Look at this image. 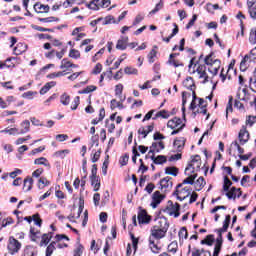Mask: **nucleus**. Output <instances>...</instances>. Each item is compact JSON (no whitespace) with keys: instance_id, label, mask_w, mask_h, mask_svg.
Returning a JSON list of instances; mask_svg holds the SVG:
<instances>
[{"instance_id":"obj_1","label":"nucleus","mask_w":256,"mask_h":256,"mask_svg":"<svg viewBox=\"0 0 256 256\" xmlns=\"http://www.w3.org/2000/svg\"><path fill=\"white\" fill-rule=\"evenodd\" d=\"M169 230V222H167V218H159L158 219V225H155L152 227L150 231V237L152 239H163L165 235L167 234V231Z\"/></svg>"},{"instance_id":"obj_2","label":"nucleus","mask_w":256,"mask_h":256,"mask_svg":"<svg viewBox=\"0 0 256 256\" xmlns=\"http://www.w3.org/2000/svg\"><path fill=\"white\" fill-rule=\"evenodd\" d=\"M205 65L208 66V71L215 77L221 69V60L215 58V53L211 52L208 56L204 58Z\"/></svg>"},{"instance_id":"obj_3","label":"nucleus","mask_w":256,"mask_h":256,"mask_svg":"<svg viewBox=\"0 0 256 256\" xmlns=\"http://www.w3.org/2000/svg\"><path fill=\"white\" fill-rule=\"evenodd\" d=\"M201 169V156L195 155L185 168V175H193Z\"/></svg>"},{"instance_id":"obj_4","label":"nucleus","mask_w":256,"mask_h":256,"mask_svg":"<svg viewBox=\"0 0 256 256\" xmlns=\"http://www.w3.org/2000/svg\"><path fill=\"white\" fill-rule=\"evenodd\" d=\"M182 187L183 184H178L176 186V190L173 193L174 197H177L178 201H185V199H187V197H190L191 193H193V190L191 188Z\"/></svg>"},{"instance_id":"obj_5","label":"nucleus","mask_w":256,"mask_h":256,"mask_svg":"<svg viewBox=\"0 0 256 256\" xmlns=\"http://www.w3.org/2000/svg\"><path fill=\"white\" fill-rule=\"evenodd\" d=\"M22 244L15 237L10 236L8 239L7 249L10 255H17L21 251Z\"/></svg>"},{"instance_id":"obj_6","label":"nucleus","mask_w":256,"mask_h":256,"mask_svg":"<svg viewBox=\"0 0 256 256\" xmlns=\"http://www.w3.org/2000/svg\"><path fill=\"white\" fill-rule=\"evenodd\" d=\"M111 5V0H92L88 5V9L92 11H99V8L107 9Z\"/></svg>"},{"instance_id":"obj_7","label":"nucleus","mask_w":256,"mask_h":256,"mask_svg":"<svg viewBox=\"0 0 256 256\" xmlns=\"http://www.w3.org/2000/svg\"><path fill=\"white\" fill-rule=\"evenodd\" d=\"M163 199H165V194H161L160 191H155L152 194V202L150 204L152 209H157L159 205H161Z\"/></svg>"},{"instance_id":"obj_8","label":"nucleus","mask_w":256,"mask_h":256,"mask_svg":"<svg viewBox=\"0 0 256 256\" xmlns=\"http://www.w3.org/2000/svg\"><path fill=\"white\" fill-rule=\"evenodd\" d=\"M171 177L167 176L160 180V189L164 193H167V191H171L173 189V181H171Z\"/></svg>"},{"instance_id":"obj_9","label":"nucleus","mask_w":256,"mask_h":256,"mask_svg":"<svg viewBox=\"0 0 256 256\" xmlns=\"http://www.w3.org/2000/svg\"><path fill=\"white\" fill-rule=\"evenodd\" d=\"M138 223L140 225H149V223H151V216L147 214V210H144V209L139 210Z\"/></svg>"},{"instance_id":"obj_10","label":"nucleus","mask_w":256,"mask_h":256,"mask_svg":"<svg viewBox=\"0 0 256 256\" xmlns=\"http://www.w3.org/2000/svg\"><path fill=\"white\" fill-rule=\"evenodd\" d=\"M165 149V144L163 142H153L148 155H155V153H159Z\"/></svg>"},{"instance_id":"obj_11","label":"nucleus","mask_w":256,"mask_h":256,"mask_svg":"<svg viewBox=\"0 0 256 256\" xmlns=\"http://www.w3.org/2000/svg\"><path fill=\"white\" fill-rule=\"evenodd\" d=\"M238 139L240 141V145H245L247 141H249V131H247V127L243 126L239 132Z\"/></svg>"},{"instance_id":"obj_12","label":"nucleus","mask_w":256,"mask_h":256,"mask_svg":"<svg viewBox=\"0 0 256 256\" xmlns=\"http://www.w3.org/2000/svg\"><path fill=\"white\" fill-rule=\"evenodd\" d=\"M231 223V215H226L225 220L223 222V227L216 229L215 233L218 235H223V233H227V229H229V225Z\"/></svg>"},{"instance_id":"obj_13","label":"nucleus","mask_w":256,"mask_h":256,"mask_svg":"<svg viewBox=\"0 0 256 256\" xmlns=\"http://www.w3.org/2000/svg\"><path fill=\"white\" fill-rule=\"evenodd\" d=\"M168 203L171 204V207L168 208V215L171 217H179V209H181V206H179V203H176L173 205L172 201H168Z\"/></svg>"},{"instance_id":"obj_14","label":"nucleus","mask_w":256,"mask_h":256,"mask_svg":"<svg viewBox=\"0 0 256 256\" xmlns=\"http://www.w3.org/2000/svg\"><path fill=\"white\" fill-rule=\"evenodd\" d=\"M241 188L232 187L230 190L226 191V197L228 199H237V197H241Z\"/></svg>"},{"instance_id":"obj_15","label":"nucleus","mask_w":256,"mask_h":256,"mask_svg":"<svg viewBox=\"0 0 256 256\" xmlns=\"http://www.w3.org/2000/svg\"><path fill=\"white\" fill-rule=\"evenodd\" d=\"M185 141V137H179L174 140L173 145L178 153H181L185 149Z\"/></svg>"},{"instance_id":"obj_16","label":"nucleus","mask_w":256,"mask_h":256,"mask_svg":"<svg viewBox=\"0 0 256 256\" xmlns=\"http://www.w3.org/2000/svg\"><path fill=\"white\" fill-rule=\"evenodd\" d=\"M247 7L251 19H256V0H248Z\"/></svg>"},{"instance_id":"obj_17","label":"nucleus","mask_w":256,"mask_h":256,"mask_svg":"<svg viewBox=\"0 0 256 256\" xmlns=\"http://www.w3.org/2000/svg\"><path fill=\"white\" fill-rule=\"evenodd\" d=\"M181 123H183L181 118L175 117L168 121L167 127H169L170 129H179V127L182 126V129H183V125Z\"/></svg>"},{"instance_id":"obj_18","label":"nucleus","mask_w":256,"mask_h":256,"mask_svg":"<svg viewBox=\"0 0 256 256\" xmlns=\"http://www.w3.org/2000/svg\"><path fill=\"white\" fill-rule=\"evenodd\" d=\"M21 129L18 130V135H25V133H29L31 129V122L29 120H24L20 124Z\"/></svg>"},{"instance_id":"obj_19","label":"nucleus","mask_w":256,"mask_h":256,"mask_svg":"<svg viewBox=\"0 0 256 256\" xmlns=\"http://www.w3.org/2000/svg\"><path fill=\"white\" fill-rule=\"evenodd\" d=\"M155 129L153 124L148 125L146 127H140L138 129V135H142L143 139L147 138L148 133H151Z\"/></svg>"},{"instance_id":"obj_20","label":"nucleus","mask_w":256,"mask_h":256,"mask_svg":"<svg viewBox=\"0 0 256 256\" xmlns=\"http://www.w3.org/2000/svg\"><path fill=\"white\" fill-rule=\"evenodd\" d=\"M33 178L31 176H27L23 181V191L27 193L33 189Z\"/></svg>"},{"instance_id":"obj_21","label":"nucleus","mask_w":256,"mask_h":256,"mask_svg":"<svg viewBox=\"0 0 256 256\" xmlns=\"http://www.w3.org/2000/svg\"><path fill=\"white\" fill-rule=\"evenodd\" d=\"M150 159L153 161L155 165H163L167 163V156L164 155H158L157 157H155V154H152L150 156Z\"/></svg>"},{"instance_id":"obj_22","label":"nucleus","mask_w":256,"mask_h":256,"mask_svg":"<svg viewBox=\"0 0 256 256\" xmlns=\"http://www.w3.org/2000/svg\"><path fill=\"white\" fill-rule=\"evenodd\" d=\"M206 69L207 67H205V65H199L196 72L198 73L200 79H205V81H208L207 79H209V76H207Z\"/></svg>"},{"instance_id":"obj_23","label":"nucleus","mask_w":256,"mask_h":256,"mask_svg":"<svg viewBox=\"0 0 256 256\" xmlns=\"http://www.w3.org/2000/svg\"><path fill=\"white\" fill-rule=\"evenodd\" d=\"M27 48H28V46H27V44H25V43H18L17 45H16V47H14V55H21V54H23V53H25V51H27Z\"/></svg>"},{"instance_id":"obj_24","label":"nucleus","mask_w":256,"mask_h":256,"mask_svg":"<svg viewBox=\"0 0 256 256\" xmlns=\"http://www.w3.org/2000/svg\"><path fill=\"white\" fill-rule=\"evenodd\" d=\"M52 238H53V233L51 232L43 234L40 242V247H47V245H49V242L51 241Z\"/></svg>"},{"instance_id":"obj_25","label":"nucleus","mask_w":256,"mask_h":256,"mask_svg":"<svg viewBox=\"0 0 256 256\" xmlns=\"http://www.w3.org/2000/svg\"><path fill=\"white\" fill-rule=\"evenodd\" d=\"M34 11L36 13H49V5H43L41 3H36L34 5Z\"/></svg>"},{"instance_id":"obj_26","label":"nucleus","mask_w":256,"mask_h":256,"mask_svg":"<svg viewBox=\"0 0 256 256\" xmlns=\"http://www.w3.org/2000/svg\"><path fill=\"white\" fill-rule=\"evenodd\" d=\"M171 116V114L169 113V111L167 110H161L159 112H157L152 119L155 121L156 119H169V117Z\"/></svg>"},{"instance_id":"obj_27","label":"nucleus","mask_w":256,"mask_h":256,"mask_svg":"<svg viewBox=\"0 0 256 256\" xmlns=\"http://www.w3.org/2000/svg\"><path fill=\"white\" fill-rule=\"evenodd\" d=\"M128 41H129V38H122L118 40L116 44V49H118L119 51H125V49H127V46H128L127 44Z\"/></svg>"},{"instance_id":"obj_28","label":"nucleus","mask_w":256,"mask_h":256,"mask_svg":"<svg viewBox=\"0 0 256 256\" xmlns=\"http://www.w3.org/2000/svg\"><path fill=\"white\" fill-rule=\"evenodd\" d=\"M22 256H37V249L33 246H26Z\"/></svg>"},{"instance_id":"obj_29","label":"nucleus","mask_w":256,"mask_h":256,"mask_svg":"<svg viewBox=\"0 0 256 256\" xmlns=\"http://www.w3.org/2000/svg\"><path fill=\"white\" fill-rule=\"evenodd\" d=\"M183 86L186 87V89H189V91H193V89H195V82L193 81V78L187 77L183 81Z\"/></svg>"},{"instance_id":"obj_30","label":"nucleus","mask_w":256,"mask_h":256,"mask_svg":"<svg viewBox=\"0 0 256 256\" xmlns=\"http://www.w3.org/2000/svg\"><path fill=\"white\" fill-rule=\"evenodd\" d=\"M91 185L94 187V191L101 189V180L98 176L90 177Z\"/></svg>"},{"instance_id":"obj_31","label":"nucleus","mask_w":256,"mask_h":256,"mask_svg":"<svg viewBox=\"0 0 256 256\" xmlns=\"http://www.w3.org/2000/svg\"><path fill=\"white\" fill-rule=\"evenodd\" d=\"M195 179H197V174L187 175V178H185L180 185H194Z\"/></svg>"},{"instance_id":"obj_32","label":"nucleus","mask_w":256,"mask_h":256,"mask_svg":"<svg viewBox=\"0 0 256 256\" xmlns=\"http://www.w3.org/2000/svg\"><path fill=\"white\" fill-rule=\"evenodd\" d=\"M206 185L205 178L199 177L197 181H194L195 191H201Z\"/></svg>"},{"instance_id":"obj_33","label":"nucleus","mask_w":256,"mask_h":256,"mask_svg":"<svg viewBox=\"0 0 256 256\" xmlns=\"http://www.w3.org/2000/svg\"><path fill=\"white\" fill-rule=\"evenodd\" d=\"M71 61H69L67 58H64L61 61L60 69H64L66 73H71Z\"/></svg>"},{"instance_id":"obj_34","label":"nucleus","mask_w":256,"mask_h":256,"mask_svg":"<svg viewBox=\"0 0 256 256\" xmlns=\"http://www.w3.org/2000/svg\"><path fill=\"white\" fill-rule=\"evenodd\" d=\"M34 165H44V167H48L51 169V164L49 163V160L45 157H40L34 160Z\"/></svg>"},{"instance_id":"obj_35","label":"nucleus","mask_w":256,"mask_h":256,"mask_svg":"<svg viewBox=\"0 0 256 256\" xmlns=\"http://www.w3.org/2000/svg\"><path fill=\"white\" fill-rule=\"evenodd\" d=\"M93 91H97V86L89 85L83 90L78 91V95H87L89 93H93Z\"/></svg>"},{"instance_id":"obj_36","label":"nucleus","mask_w":256,"mask_h":256,"mask_svg":"<svg viewBox=\"0 0 256 256\" xmlns=\"http://www.w3.org/2000/svg\"><path fill=\"white\" fill-rule=\"evenodd\" d=\"M51 185V181L47 180L46 177H40L38 180V188L45 189V187H49Z\"/></svg>"},{"instance_id":"obj_37","label":"nucleus","mask_w":256,"mask_h":256,"mask_svg":"<svg viewBox=\"0 0 256 256\" xmlns=\"http://www.w3.org/2000/svg\"><path fill=\"white\" fill-rule=\"evenodd\" d=\"M156 49H158V47L153 46V49L148 54V62L149 63H155V57H157V50Z\"/></svg>"},{"instance_id":"obj_38","label":"nucleus","mask_w":256,"mask_h":256,"mask_svg":"<svg viewBox=\"0 0 256 256\" xmlns=\"http://www.w3.org/2000/svg\"><path fill=\"white\" fill-rule=\"evenodd\" d=\"M149 247H150L152 253L157 254L160 251L159 246H157V244H155V240L152 239L151 237H149Z\"/></svg>"},{"instance_id":"obj_39","label":"nucleus","mask_w":256,"mask_h":256,"mask_svg":"<svg viewBox=\"0 0 256 256\" xmlns=\"http://www.w3.org/2000/svg\"><path fill=\"white\" fill-rule=\"evenodd\" d=\"M166 175H172L173 177H177L179 174V169L177 167H166L165 168Z\"/></svg>"},{"instance_id":"obj_40","label":"nucleus","mask_w":256,"mask_h":256,"mask_svg":"<svg viewBox=\"0 0 256 256\" xmlns=\"http://www.w3.org/2000/svg\"><path fill=\"white\" fill-rule=\"evenodd\" d=\"M249 43L251 45H256V27L251 28V30H250Z\"/></svg>"},{"instance_id":"obj_41","label":"nucleus","mask_w":256,"mask_h":256,"mask_svg":"<svg viewBox=\"0 0 256 256\" xmlns=\"http://www.w3.org/2000/svg\"><path fill=\"white\" fill-rule=\"evenodd\" d=\"M60 103L65 106L69 105V103H71V97L67 93L62 94L60 97Z\"/></svg>"},{"instance_id":"obj_42","label":"nucleus","mask_w":256,"mask_h":256,"mask_svg":"<svg viewBox=\"0 0 256 256\" xmlns=\"http://www.w3.org/2000/svg\"><path fill=\"white\" fill-rule=\"evenodd\" d=\"M213 241H215V236L208 235L206 239L201 241V245H208L209 247H211V245H213Z\"/></svg>"},{"instance_id":"obj_43","label":"nucleus","mask_w":256,"mask_h":256,"mask_svg":"<svg viewBox=\"0 0 256 256\" xmlns=\"http://www.w3.org/2000/svg\"><path fill=\"white\" fill-rule=\"evenodd\" d=\"M124 73L126 75H137L139 73V70H137V68L127 66L126 68H124Z\"/></svg>"},{"instance_id":"obj_44","label":"nucleus","mask_w":256,"mask_h":256,"mask_svg":"<svg viewBox=\"0 0 256 256\" xmlns=\"http://www.w3.org/2000/svg\"><path fill=\"white\" fill-rule=\"evenodd\" d=\"M229 113H233V96L229 97V101L226 106V117H229Z\"/></svg>"},{"instance_id":"obj_45","label":"nucleus","mask_w":256,"mask_h":256,"mask_svg":"<svg viewBox=\"0 0 256 256\" xmlns=\"http://www.w3.org/2000/svg\"><path fill=\"white\" fill-rule=\"evenodd\" d=\"M177 249H179V244L177 241H173L168 245L169 253H177Z\"/></svg>"},{"instance_id":"obj_46","label":"nucleus","mask_w":256,"mask_h":256,"mask_svg":"<svg viewBox=\"0 0 256 256\" xmlns=\"http://www.w3.org/2000/svg\"><path fill=\"white\" fill-rule=\"evenodd\" d=\"M247 61H250L249 55H245L240 62V71H247Z\"/></svg>"},{"instance_id":"obj_47","label":"nucleus","mask_w":256,"mask_h":256,"mask_svg":"<svg viewBox=\"0 0 256 256\" xmlns=\"http://www.w3.org/2000/svg\"><path fill=\"white\" fill-rule=\"evenodd\" d=\"M55 245H57L56 242H51L48 247L46 248V256L53 255V251H55Z\"/></svg>"},{"instance_id":"obj_48","label":"nucleus","mask_w":256,"mask_h":256,"mask_svg":"<svg viewBox=\"0 0 256 256\" xmlns=\"http://www.w3.org/2000/svg\"><path fill=\"white\" fill-rule=\"evenodd\" d=\"M65 155H69V150H59L55 152L54 157H58L59 159H65Z\"/></svg>"},{"instance_id":"obj_49","label":"nucleus","mask_w":256,"mask_h":256,"mask_svg":"<svg viewBox=\"0 0 256 256\" xmlns=\"http://www.w3.org/2000/svg\"><path fill=\"white\" fill-rule=\"evenodd\" d=\"M0 133H8V135H19V129L17 128H6L2 131H0Z\"/></svg>"},{"instance_id":"obj_50","label":"nucleus","mask_w":256,"mask_h":256,"mask_svg":"<svg viewBox=\"0 0 256 256\" xmlns=\"http://www.w3.org/2000/svg\"><path fill=\"white\" fill-rule=\"evenodd\" d=\"M84 207H85V200H83V198H80L79 199L78 214L76 216L77 219H79V217H81V214L83 213Z\"/></svg>"},{"instance_id":"obj_51","label":"nucleus","mask_w":256,"mask_h":256,"mask_svg":"<svg viewBox=\"0 0 256 256\" xmlns=\"http://www.w3.org/2000/svg\"><path fill=\"white\" fill-rule=\"evenodd\" d=\"M110 107L111 109H117V107L119 109H123V103L118 102L116 99H112L110 102Z\"/></svg>"},{"instance_id":"obj_52","label":"nucleus","mask_w":256,"mask_h":256,"mask_svg":"<svg viewBox=\"0 0 256 256\" xmlns=\"http://www.w3.org/2000/svg\"><path fill=\"white\" fill-rule=\"evenodd\" d=\"M233 185V182L229 180L227 176L224 177L223 191H229V188Z\"/></svg>"},{"instance_id":"obj_53","label":"nucleus","mask_w":256,"mask_h":256,"mask_svg":"<svg viewBox=\"0 0 256 256\" xmlns=\"http://www.w3.org/2000/svg\"><path fill=\"white\" fill-rule=\"evenodd\" d=\"M69 57L72 59H79L81 57V52H79V50L71 49L69 52Z\"/></svg>"},{"instance_id":"obj_54","label":"nucleus","mask_w":256,"mask_h":256,"mask_svg":"<svg viewBox=\"0 0 256 256\" xmlns=\"http://www.w3.org/2000/svg\"><path fill=\"white\" fill-rule=\"evenodd\" d=\"M251 181V176L245 175L241 179V185L242 187H249V182Z\"/></svg>"},{"instance_id":"obj_55","label":"nucleus","mask_w":256,"mask_h":256,"mask_svg":"<svg viewBox=\"0 0 256 256\" xmlns=\"http://www.w3.org/2000/svg\"><path fill=\"white\" fill-rule=\"evenodd\" d=\"M163 9V1L160 0L158 4H156L155 8L150 11V15H155V13H159Z\"/></svg>"},{"instance_id":"obj_56","label":"nucleus","mask_w":256,"mask_h":256,"mask_svg":"<svg viewBox=\"0 0 256 256\" xmlns=\"http://www.w3.org/2000/svg\"><path fill=\"white\" fill-rule=\"evenodd\" d=\"M79 103H81V98L76 96L71 106L72 111H76V109L79 107Z\"/></svg>"},{"instance_id":"obj_57","label":"nucleus","mask_w":256,"mask_h":256,"mask_svg":"<svg viewBox=\"0 0 256 256\" xmlns=\"http://www.w3.org/2000/svg\"><path fill=\"white\" fill-rule=\"evenodd\" d=\"M127 163H129V154H124L121 158H120V165L122 167H125V165H127Z\"/></svg>"},{"instance_id":"obj_58","label":"nucleus","mask_w":256,"mask_h":256,"mask_svg":"<svg viewBox=\"0 0 256 256\" xmlns=\"http://www.w3.org/2000/svg\"><path fill=\"white\" fill-rule=\"evenodd\" d=\"M115 95L121 97L123 95V84H118L115 86Z\"/></svg>"},{"instance_id":"obj_59","label":"nucleus","mask_w":256,"mask_h":256,"mask_svg":"<svg viewBox=\"0 0 256 256\" xmlns=\"http://www.w3.org/2000/svg\"><path fill=\"white\" fill-rule=\"evenodd\" d=\"M179 239H187L188 234H187V228L183 227L180 229L178 233Z\"/></svg>"},{"instance_id":"obj_60","label":"nucleus","mask_w":256,"mask_h":256,"mask_svg":"<svg viewBox=\"0 0 256 256\" xmlns=\"http://www.w3.org/2000/svg\"><path fill=\"white\" fill-rule=\"evenodd\" d=\"M32 218L35 225H37L38 227H41V225L43 224V220H41V218L39 217V214H34Z\"/></svg>"},{"instance_id":"obj_61","label":"nucleus","mask_w":256,"mask_h":256,"mask_svg":"<svg viewBox=\"0 0 256 256\" xmlns=\"http://www.w3.org/2000/svg\"><path fill=\"white\" fill-rule=\"evenodd\" d=\"M256 123V116H248L246 119V125H250V127H253Z\"/></svg>"},{"instance_id":"obj_62","label":"nucleus","mask_w":256,"mask_h":256,"mask_svg":"<svg viewBox=\"0 0 256 256\" xmlns=\"http://www.w3.org/2000/svg\"><path fill=\"white\" fill-rule=\"evenodd\" d=\"M83 255V245L79 244L77 248L74 250V256Z\"/></svg>"},{"instance_id":"obj_63","label":"nucleus","mask_w":256,"mask_h":256,"mask_svg":"<svg viewBox=\"0 0 256 256\" xmlns=\"http://www.w3.org/2000/svg\"><path fill=\"white\" fill-rule=\"evenodd\" d=\"M195 21H197V14H194L192 16V19L189 21V23L186 25V29H191L193 25H195Z\"/></svg>"},{"instance_id":"obj_64","label":"nucleus","mask_w":256,"mask_h":256,"mask_svg":"<svg viewBox=\"0 0 256 256\" xmlns=\"http://www.w3.org/2000/svg\"><path fill=\"white\" fill-rule=\"evenodd\" d=\"M109 191H105L102 198V205H107V202L110 199Z\"/></svg>"}]
</instances>
